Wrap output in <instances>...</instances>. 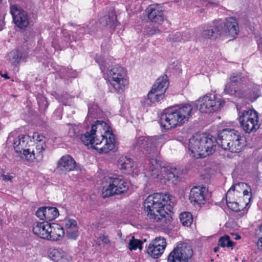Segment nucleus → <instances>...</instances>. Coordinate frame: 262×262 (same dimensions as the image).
<instances>
[{
  "mask_svg": "<svg viewBox=\"0 0 262 262\" xmlns=\"http://www.w3.org/2000/svg\"><path fill=\"white\" fill-rule=\"evenodd\" d=\"M170 201L169 195L166 194L155 193L149 195L144 201V208L149 219L161 223V225L166 226L169 224L172 217L167 210L169 206L166 204Z\"/></svg>",
  "mask_w": 262,
  "mask_h": 262,
  "instance_id": "f257e3e1",
  "label": "nucleus"
},
{
  "mask_svg": "<svg viewBox=\"0 0 262 262\" xmlns=\"http://www.w3.org/2000/svg\"><path fill=\"white\" fill-rule=\"evenodd\" d=\"M164 135L154 137H139L136 142V147L140 149L146 155L151 158L149 166V175L152 178H159L160 174L162 176V173L159 170L158 161L155 159L158 152V146L164 143Z\"/></svg>",
  "mask_w": 262,
  "mask_h": 262,
  "instance_id": "f03ea898",
  "label": "nucleus"
},
{
  "mask_svg": "<svg viewBox=\"0 0 262 262\" xmlns=\"http://www.w3.org/2000/svg\"><path fill=\"white\" fill-rule=\"evenodd\" d=\"M192 110V107L188 104L165 109L160 116L159 123L166 129L181 126L188 121Z\"/></svg>",
  "mask_w": 262,
  "mask_h": 262,
  "instance_id": "7ed1b4c3",
  "label": "nucleus"
},
{
  "mask_svg": "<svg viewBox=\"0 0 262 262\" xmlns=\"http://www.w3.org/2000/svg\"><path fill=\"white\" fill-rule=\"evenodd\" d=\"M217 144V139L210 135L195 134L189 139L190 155L195 158L209 156L215 151Z\"/></svg>",
  "mask_w": 262,
  "mask_h": 262,
  "instance_id": "20e7f679",
  "label": "nucleus"
},
{
  "mask_svg": "<svg viewBox=\"0 0 262 262\" xmlns=\"http://www.w3.org/2000/svg\"><path fill=\"white\" fill-rule=\"evenodd\" d=\"M246 82V78L240 73H234L230 77V81L225 86L224 92L237 98L250 99L252 94L250 90L245 89L242 86L238 88L236 86L239 84H244Z\"/></svg>",
  "mask_w": 262,
  "mask_h": 262,
  "instance_id": "39448f33",
  "label": "nucleus"
},
{
  "mask_svg": "<svg viewBox=\"0 0 262 262\" xmlns=\"http://www.w3.org/2000/svg\"><path fill=\"white\" fill-rule=\"evenodd\" d=\"M108 81L113 86V92L122 93L127 87L128 81L126 78V72L121 67L116 65L107 70Z\"/></svg>",
  "mask_w": 262,
  "mask_h": 262,
  "instance_id": "423d86ee",
  "label": "nucleus"
},
{
  "mask_svg": "<svg viewBox=\"0 0 262 262\" xmlns=\"http://www.w3.org/2000/svg\"><path fill=\"white\" fill-rule=\"evenodd\" d=\"M225 103V101L214 94L206 95L200 97L195 105L202 113H211L217 111Z\"/></svg>",
  "mask_w": 262,
  "mask_h": 262,
  "instance_id": "0eeeda50",
  "label": "nucleus"
},
{
  "mask_svg": "<svg viewBox=\"0 0 262 262\" xmlns=\"http://www.w3.org/2000/svg\"><path fill=\"white\" fill-rule=\"evenodd\" d=\"M105 179L109 185L107 187L103 188L102 195L104 199L126 192L128 189L127 182L120 177H105Z\"/></svg>",
  "mask_w": 262,
  "mask_h": 262,
  "instance_id": "6e6552de",
  "label": "nucleus"
},
{
  "mask_svg": "<svg viewBox=\"0 0 262 262\" xmlns=\"http://www.w3.org/2000/svg\"><path fill=\"white\" fill-rule=\"evenodd\" d=\"M239 122L247 133L255 132L259 127L258 114L254 110H245L238 117Z\"/></svg>",
  "mask_w": 262,
  "mask_h": 262,
  "instance_id": "1a4fd4ad",
  "label": "nucleus"
},
{
  "mask_svg": "<svg viewBox=\"0 0 262 262\" xmlns=\"http://www.w3.org/2000/svg\"><path fill=\"white\" fill-rule=\"evenodd\" d=\"M193 255L190 245L187 243H179L169 253L168 262H188Z\"/></svg>",
  "mask_w": 262,
  "mask_h": 262,
  "instance_id": "9d476101",
  "label": "nucleus"
},
{
  "mask_svg": "<svg viewBox=\"0 0 262 262\" xmlns=\"http://www.w3.org/2000/svg\"><path fill=\"white\" fill-rule=\"evenodd\" d=\"M239 133L231 128H225L219 131L217 133V144L224 150L230 151V145L238 139Z\"/></svg>",
  "mask_w": 262,
  "mask_h": 262,
  "instance_id": "9b49d317",
  "label": "nucleus"
},
{
  "mask_svg": "<svg viewBox=\"0 0 262 262\" xmlns=\"http://www.w3.org/2000/svg\"><path fill=\"white\" fill-rule=\"evenodd\" d=\"M110 127L108 128V131L105 132L104 130V133L106 135H101V140L99 141L98 139H95V142L93 145L91 146L99 151V152L106 153L110 150H113L115 148V135L112 131L110 130Z\"/></svg>",
  "mask_w": 262,
  "mask_h": 262,
  "instance_id": "f8f14e48",
  "label": "nucleus"
},
{
  "mask_svg": "<svg viewBox=\"0 0 262 262\" xmlns=\"http://www.w3.org/2000/svg\"><path fill=\"white\" fill-rule=\"evenodd\" d=\"M29 137L22 135L18 136L16 139L13 140V146L15 151L17 153H21L23 151V156L27 161H32L36 159L35 150L32 151L29 148H27L28 144Z\"/></svg>",
  "mask_w": 262,
  "mask_h": 262,
  "instance_id": "ddd939ff",
  "label": "nucleus"
},
{
  "mask_svg": "<svg viewBox=\"0 0 262 262\" xmlns=\"http://www.w3.org/2000/svg\"><path fill=\"white\" fill-rule=\"evenodd\" d=\"M108 128L109 126L104 121L97 120L95 122V124L92 125L90 132H86L84 134L81 135L80 137V140L85 145H93L95 142L94 135L96 134V130L97 129H99L100 130L102 129L107 132Z\"/></svg>",
  "mask_w": 262,
  "mask_h": 262,
  "instance_id": "4468645a",
  "label": "nucleus"
},
{
  "mask_svg": "<svg viewBox=\"0 0 262 262\" xmlns=\"http://www.w3.org/2000/svg\"><path fill=\"white\" fill-rule=\"evenodd\" d=\"M10 13L12 15L13 22L19 28L24 29L29 25L28 13L19 6L11 5Z\"/></svg>",
  "mask_w": 262,
  "mask_h": 262,
  "instance_id": "2eb2a0df",
  "label": "nucleus"
},
{
  "mask_svg": "<svg viewBox=\"0 0 262 262\" xmlns=\"http://www.w3.org/2000/svg\"><path fill=\"white\" fill-rule=\"evenodd\" d=\"M217 21L218 24L222 25L221 36L235 38L239 29L237 20L234 17H229L226 19L225 22H223L221 20Z\"/></svg>",
  "mask_w": 262,
  "mask_h": 262,
  "instance_id": "dca6fc26",
  "label": "nucleus"
},
{
  "mask_svg": "<svg viewBox=\"0 0 262 262\" xmlns=\"http://www.w3.org/2000/svg\"><path fill=\"white\" fill-rule=\"evenodd\" d=\"M162 177L171 181L174 184L181 181L182 172L181 170L174 167L167 166L161 167Z\"/></svg>",
  "mask_w": 262,
  "mask_h": 262,
  "instance_id": "f3484780",
  "label": "nucleus"
},
{
  "mask_svg": "<svg viewBox=\"0 0 262 262\" xmlns=\"http://www.w3.org/2000/svg\"><path fill=\"white\" fill-rule=\"evenodd\" d=\"M148 19L150 22L161 24L164 21L163 10L158 5H151L146 9Z\"/></svg>",
  "mask_w": 262,
  "mask_h": 262,
  "instance_id": "a211bd4d",
  "label": "nucleus"
},
{
  "mask_svg": "<svg viewBox=\"0 0 262 262\" xmlns=\"http://www.w3.org/2000/svg\"><path fill=\"white\" fill-rule=\"evenodd\" d=\"M221 29L222 25L218 24L217 20L214 21L211 25L202 31V36L205 39H216L222 36Z\"/></svg>",
  "mask_w": 262,
  "mask_h": 262,
  "instance_id": "6ab92c4d",
  "label": "nucleus"
},
{
  "mask_svg": "<svg viewBox=\"0 0 262 262\" xmlns=\"http://www.w3.org/2000/svg\"><path fill=\"white\" fill-rule=\"evenodd\" d=\"M205 187H194L190 190L189 200L194 205L203 204L205 202Z\"/></svg>",
  "mask_w": 262,
  "mask_h": 262,
  "instance_id": "aec40b11",
  "label": "nucleus"
},
{
  "mask_svg": "<svg viewBox=\"0 0 262 262\" xmlns=\"http://www.w3.org/2000/svg\"><path fill=\"white\" fill-rule=\"evenodd\" d=\"M76 166V162L70 155L62 156L58 161L57 168L60 170L70 171Z\"/></svg>",
  "mask_w": 262,
  "mask_h": 262,
  "instance_id": "412c9836",
  "label": "nucleus"
},
{
  "mask_svg": "<svg viewBox=\"0 0 262 262\" xmlns=\"http://www.w3.org/2000/svg\"><path fill=\"white\" fill-rule=\"evenodd\" d=\"M33 139L37 142L36 145V150H35L36 155V159L37 161L42 160L43 158L42 151L46 147V144L44 140L45 137L38 133H34L32 136Z\"/></svg>",
  "mask_w": 262,
  "mask_h": 262,
  "instance_id": "4be33fe9",
  "label": "nucleus"
},
{
  "mask_svg": "<svg viewBox=\"0 0 262 262\" xmlns=\"http://www.w3.org/2000/svg\"><path fill=\"white\" fill-rule=\"evenodd\" d=\"M233 185L231 187L229 190L227 191L226 195V201L228 207L233 211L238 212L242 211L244 207L241 206L239 204L234 201L232 196V192L235 191V187L237 186ZM239 185V184H238Z\"/></svg>",
  "mask_w": 262,
  "mask_h": 262,
  "instance_id": "5701e85b",
  "label": "nucleus"
},
{
  "mask_svg": "<svg viewBox=\"0 0 262 262\" xmlns=\"http://www.w3.org/2000/svg\"><path fill=\"white\" fill-rule=\"evenodd\" d=\"M49 224L47 222H37L34 224L33 232L43 239L48 240L49 234Z\"/></svg>",
  "mask_w": 262,
  "mask_h": 262,
  "instance_id": "b1692460",
  "label": "nucleus"
},
{
  "mask_svg": "<svg viewBox=\"0 0 262 262\" xmlns=\"http://www.w3.org/2000/svg\"><path fill=\"white\" fill-rule=\"evenodd\" d=\"M65 228L68 238L75 239L79 235L76 221L74 219L65 220Z\"/></svg>",
  "mask_w": 262,
  "mask_h": 262,
  "instance_id": "393cba45",
  "label": "nucleus"
},
{
  "mask_svg": "<svg viewBox=\"0 0 262 262\" xmlns=\"http://www.w3.org/2000/svg\"><path fill=\"white\" fill-rule=\"evenodd\" d=\"M118 166L120 167L122 172L130 174L136 167L135 163L133 160L126 157H121L118 161Z\"/></svg>",
  "mask_w": 262,
  "mask_h": 262,
  "instance_id": "a878e982",
  "label": "nucleus"
},
{
  "mask_svg": "<svg viewBox=\"0 0 262 262\" xmlns=\"http://www.w3.org/2000/svg\"><path fill=\"white\" fill-rule=\"evenodd\" d=\"M49 229V236L48 240L58 241L62 238L64 232L63 228L58 224L52 223L48 226Z\"/></svg>",
  "mask_w": 262,
  "mask_h": 262,
  "instance_id": "bb28decb",
  "label": "nucleus"
},
{
  "mask_svg": "<svg viewBox=\"0 0 262 262\" xmlns=\"http://www.w3.org/2000/svg\"><path fill=\"white\" fill-rule=\"evenodd\" d=\"M49 257L55 262H70L71 259L62 250L60 249H51Z\"/></svg>",
  "mask_w": 262,
  "mask_h": 262,
  "instance_id": "cd10ccee",
  "label": "nucleus"
},
{
  "mask_svg": "<svg viewBox=\"0 0 262 262\" xmlns=\"http://www.w3.org/2000/svg\"><path fill=\"white\" fill-rule=\"evenodd\" d=\"M49 257L55 262H70L71 259L62 250L60 249H51Z\"/></svg>",
  "mask_w": 262,
  "mask_h": 262,
  "instance_id": "c85d7f7f",
  "label": "nucleus"
},
{
  "mask_svg": "<svg viewBox=\"0 0 262 262\" xmlns=\"http://www.w3.org/2000/svg\"><path fill=\"white\" fill-rule=\"evenodd\" d=\"M169 85V82L168 77L167 75H164L162 77H159L153 85L149 96L152 94V92L154 90H157L159 92H162L164 94Z\"/></svg>",
  "mask_w": 262,
  "mask_h": 262,
  "instance_id": "c756f323",
  "label": "nucleus"
},
{
  "mask_svg": "<svg viewBox=\"0 0 262 262\" xmlns=\"http://www.w3.org/2000/svg\"><path fill=\"white\" fill-rule=\"evenodd\" d=\"M27 55L25 53H22L18 49H16L10 52L8 55V59L13 66H16L21 59L27 57Z\"/></svg>",
  "mask_w": 262,
  "mask_h": 262,
  "instance_id": "7c9ffc66",
  "label": "nucleus"
},
{
  "mask_svg": "<svg viewBox=\"0 0 262 262\" xmlns=\"http://www.w3.org/2000/svg\"><path fill=\"white\" fill-rule=\"evenodd\" d=\"M99 22L103 26L116 27L117 21L114 10H112L107 15L101 17Z\"/></svg>",
  "mask_w": 262,
  "mask_h": 262,
  "instance_id": "2f4dec72",
  "label": "nucleus"
},
{
  "mask_svg": "<svg viewBox=\"0 0 262 262\" xmlns=\"http://www.w3.org/2000/svg\"><path fill=\"white\" fill-rule=\"evenodd\" d=\"M150 93V91L148 93L147 98H145L143 102L144 105H149L152 103L158 102L163 99L164 97L162 92H159L157 90H154V92H152L151 96H149Z\"/></svg>",
  "mask_w": 262,
  "mask_h": 262,
  "instance_id": "473e14b6",
  "label": "nucleus"
},
{
  "mask_svg": "<svg viewBox=\"0 0 262 262\" xmlns=\"http://www.w3.org/2000/svg\"><path fill=\"white\" fill-rule=\"evenodd\" d=\"M246 145V139L239 133L238 139L232 143L230 145V151L231 152H240Z\"/></svg>",
  "mask_w": 262,
  "mask_h": 262,
  "instance_id": "72a5a7b5",
  "label": "nucleus"
},
{
  "mask_svg": "<svg viewBox=\"0 0 262 262\" xmlns=\"http://www.w3.org/2000/svg\"><path fill=\"white\" fill-rule=\"evenodd\" d=\"M46 222L54 220L59 215L58 209L55 207H45Z\"/></svg>",
  "mask_w": 262,
  "mask_h": 262,
  "instance_id": "f704fd0d",
  "label": "nucleus"
},
{
  "mask_svg": "<svg viewBox=\"0 0 262 262\" xmlns=\"http://www.w3.org/2000/svg\"><path fill=\"white\" fill-rule=\"evenodd\" d=\"M36 99L40 112L44 113L49 105L47 98L41 94H38L36 96Z\"/></svg>",
  "mask_w": 262,
  "mask_h": 262,
  "instance_id": "c9c22d12",
  "label": "nucleus"
},
{
  "mask_svg": "<svg viewBox=\"0 0 262 262\" xmlns=\"http://www.w3.org/2000/svg\"><path fill=\"white\" fill-rule=\"evenodd\" d=\"M164 251V247L162 248H156L149 244L147 252L151 257L158 258L162 255Z\"/></svg>",
  "mask_w": 262,
  "mask_h": 262,
  "instance_id": "e433bc0d",
  "label": "nucleus"
},
{
  "mask_svg": "<svg viewBox=\"0 0 262 262\" xmlns=\"http://www.w3.org/2000/svg\"><path fill=\"white\" fill-rule=\"evenodd\" d=\"M180 220L183 226L188 227L193 222V217L189 212H184L180 214Z\"/></svg>",
  "mask_w": 262,
  "mask_h": 262,
  "instance_id": "4c0bfd02",
  "label": "nucleus"
},
{
  "mask_svg": "<svg viewBox=\"0 0 262 262\" xmlns=\"http://www.w3.org/2000/svg\"><path fill=\"white\" fill-rule=\"evenodd\" d=\"M235 245V243L231 241L229 235H225L220 237L219 241L218 246L222 247H231Z\"/></svg>",
  "mask_w": 262,
  "mask_h": 262,
  "instance_id": "58836bf2",
  "label": "nucleus"
},
{
  "mask_svg": "<svg viewBox=\"0 0 262 262\" xmlns=\"http://www.w3.org/2000/svg\"><path fill=\"white\" fill-rule=\"evenodd\" d=\"M143 242L140 239H135L134 236L132 237L128 244V248L130 250H135L137 248L140 250L142 249Z\"/></svg>",
  "mask_w": 262,
  "mask_h": 262,
  "instance_id": "ea45409f",
  "label": "nucleus"
},
{
  "mask_svg": "<svg viewBox=\"0 0 262 262\" xmlns=\"http://www.w3.org/2000/svg\"><path fill=\"white\" fill-rule=\"evenodd\" d=\"M149 245L156 248L164 247V250H165L166 246V239L163 237L159 236L153 239Z\"/></svg>",
  "mask_w": 262,
  "mask_h": 262,
  "instance_id": "a19ab883",
  "label": "nucleus"
},
{
  "mask_svg": "<svg viewBox=\"0 0 262 262\" xmlns=\"http://www.w3.org/2000/svg\"><path fill=\"white\" fill-rule=\"evenodd\" d=\"M95 61L99 64L102 72H104L106 68V64H108L106 62V60L104 59L103 57L97 55L95 58Z\"/></svg>",
  "mask_w": 262,
  "mask_h": 262,
  "instance_id": "79ce46f5",
  "label": "nucleus"
},
{
  "mask_svg": "<svg viewBox=\"0 0 262 262\" xmlns=\"http://www.w3.org/2000/svg\"><path fill=\"white\" fill-rule=\"evenodd\" d=\"M145 29V32L147 36H152L153 35L159 34L161 32L158 27L153 26L151 28Z\"/></svg>",
  "mask_w": 262,
  "mask_h": 262,
  "instance_id": "37998d69",
  "label": "nucleus"
},
{
  "mask_svg": "<svg viewBox=\"0 0 262 262\" xmlns=\"http://www.w3.org/2000/svg\"><path fill=\"white\" fill-rule=\"evenodd\" d=\"M97 106L96 105H93L91 107L89 106V111L87 117L88 118L90 117L96 118L97 117Z\"/></svg>",
  "mask_w": 262,
  "mask_h": 262,
  "instance_id": "c03bdc74",
  "label": "nucleus"
},
{
  "mask_svg": "<svg viewBox=\"0 0 262 262\" xmlns=\"http://www.w3.org/2000/svg\"><path fill=\"white\" fill-rule=\"evenodd\" d=\"M96 28V23H90L89 25L86 26L85 28H84V33L86 34H91L95 31Z\"/></svg>",
  "mask_w": 262,
  "mask_h": 262,
  "instance_id": "a18cd8bd",
  "label": "nucleus"
},
{
  "mask_svg": "<svg viewBox=\"0 0 262 262\" xmlns=\"http://www.w3.org/2000/svg\"><path fill=\"white\" fill-rule=\"evenodd\" d=\"M45 207H40L38 209L36 212V216L40 220L46 221Z\"/></svg>",
  "mask_w": 262,
  "mask_h": 262,
  "instance_id": "49530a36",
  "label": "nucleus"
},
{
  "mask_svg": "<svg viewBox=\"0 0 262 262\" xmlns=\"http://www.w3.org/2000/svg\"><path fill=\"white\" fill-rule=\"evenodd\" d=\"M181 32H177L176 33L172 34L170 37V40L173 42H180L182 41Z\"/></svg>",
  "mask_w": 262,
  "mask_h": 262,
  "instance_id": "de8ad7c7",
  "label": "nucleus"
},
{
  "mask_svg": "<svg viewBox=\"0 0 262 262\" xmlns=\"http://www.w3.org/2000/svg\"><path fill=\"white\" fill-rule=\"evenodd\" d=\"M98 239L102 241L103 244L104 245H110L111 244V241L109 239V238L108 236L105 235V234H101Z\"/></svg>",
  "mask_w": 262,
  "mask_h": 262,
  "instance_id": "09e8293b",
  "label": "nucleus"
},
{
  "mask_svg": "<svg viewBox=\"0 0 262 262\" xmlns=\"http://www.w3.org/2000/svg\"><path fill=\"white\" fill-rule=\"evenodd\" d=\"M63 36L64 40L67 43H70L74 40V37L71 38L70 34L67 31L63 32Z\"/></svg>",
  "mask_w": 262,
  "mask_h": 262,
  "instance_id": "8fccbe9b",
  "label": "nucleus"
},
{
  "mask_svg": "<svg viewBox=\"0 0 262 262\" xmlns=\"http://www.w3.org/2000/svg\"><path fill=\"white\" fill-rule=\"evenodd\" d=\"M259 232H258V234L261 236L257 241V245L258 249L262 251V224L259 226Z\"/></svg>",
  "mask_w": 262,
  "mask_h": 262,
  "instance_id": "3c124183",
  "label": "nucleus"
},
{
  "mask_svg": "<svg viewBox=\"0 0 262 262\" xmlns=\"http://www.w3.org/2000/svg\"><path fill=\"white\" fill-rule=\"evenodd\" d=\"M182 41H186L189 40L190 38V33L189 31H187L181 33Z\"/></svg>",
  "mask_w": 262,
  "mask_h": 262,
  "instance_id": "603ef678",
  "label": "nucleus"
},
{
  "mask_svg": "<svg viewBox=\"0 0 262 262\" xmlns=\"http://www.w3.org/2000/svg\"><path fill=\"white\" fill-rule=\"evenodd\" d=\"M1 177L3 178V180L4 181H10L12 182V179L13 178L12 176H10V174H2L1 175Z\"/></svg>",
  "mask_w": 262,
  "mask_h": 262,
  "instance_id": "864d4df0",
  "label": "nucleus"
},
{
  "mask_svg": "<svg viewBox=\"0 0 262 262\" xmlns=\"http://www.w3.org/2000/svg\"><path fill=\"white\" fill-rule=\"evenodd\" d=\"M66 74L68 77H75L76 76V73L74 71H73L72 70H69V69L67 70Z\"/></svg>",
  "mask_w": 262,
  "mask_h": 262,
  "instance_id": "5fc2aeb1",
  "label": "nucleus"
},
{
  "mask_svg": "<svg viewBox=\"0 0 262 262\" xmlns=\"http://www.w3.org/2000/svg\"><path fill=\"white\" fill-rule=\"evenodd\" d=\"M69 136L71 137H75L76 136L75 129L74 127L70 128Z\"/></svg>",
  "mask_w": 262,
  "mask_h": 262,
  "instance_id": "6e6d98bb",
  "label": "nucleus"
},
{
  "mask_svg": "<svg viewBox=\"0 0 262 262\" xmlns=\"http://www.w3.org/2000/svg\"><path fill=\"white\" fill-rule=\"evenodd\" d=\"M12 137H13L12 136L11 134H10L8 137L7 142H11V141H12L11 139H12Z\"/></svg>",
  "mask_w": 262,
  "mask_h": 262,
  "instance_id": "4d7b16f0",
  "label": "nucleus"
},
{
  "mask_svg": "<svg viewBox=\"0 0 262 262\" xmlns=\"http://www.w3.org/2000/svg\"><path fill=\"white\" fill-rule=\"evenodd\" d=\"M248 193L249 192H248V191L247 190H244L243 191V192L244 196L248 195Z\"/></svg>",
  "mask_w": 262,
  "mask_h": 262,
  "instance_id": "13d9d810",
  "label": "nucleus"
},
{
  "mask_svg": "<svg viewBox=\"0 0 262 262\" xmlns=\"http://www.w3.org/2000/svg\"><path fill=\"white\" fill-rule=\"evenodd\" d=\"M2 76L4 77L6 79H9V77L8 76V75L7 74L2 75Z\"/></svg>",
  "mask_w": 262,
  "mask_h": 262,
  "instance_id": "bf43d9fd",
  "label": "nucleus"
},
{
  "mask_svg": "<svg viewBox=\"0 0 262 262\" xmlns=\"http://www.w3.org/2000/svg\"><path fill=\"white\" fill-rule=\"evenodd\" d=\"M240 238H241V236L238 234H236L234 239L237 240V239H239Z\"/></svg>",
  "mask_w": 262,
  "mask_h": 262,
  "instance_id": "052dcab7",
  "label": "nucleus"
},
{
  "mask_svg": "<svg viewBox=\"0 0 262 262\" xmlns=\"http://www.w3.org/2000/svg\"><path fill=\"white\" fill-rule=\"evenodd\" d=\"M219 249V248L218 247H215L214 248V252H216Z\"/></svg>",
  "mask_w": 262,
  "mask_h": 262,
  "instance_id": "680f3d73",
  "label": "nucleus"
},
{
  "mask_svg": "<svg viewBox=\"0 0 262 262\" xmlns=\"http://www.w3.org/2000/svg\"><path fill=\"white\" fill-rule=\"evenodd\" d=\"M1 128H2V124H1V123H0V130L1 129Z\"/></svg>",
  "mask_w": 262,
  "mask_h": 262,
  "instance_id": "e2e57ef3",
  "label": "nucleus"
},
{
  "mask_svg": "<svg viewBox=\"0 0 262 262\" xmlns=\"http://www.w3.org/2000/svg\"><path fill=\"white\" fill-rule=\"evenodd\" d=\"M2 0H0V2H1Z\"/></svg>",
  "mask_w": 262,
  "mask_h": 262,
  "instance_id": "0e129e2a",
  "label": "nucleus"
}]
</instances>
